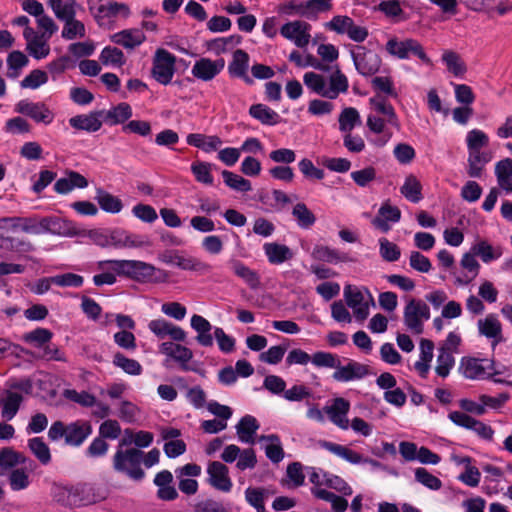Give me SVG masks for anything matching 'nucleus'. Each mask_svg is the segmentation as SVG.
<instances>
[{"instance_id": "1", "label": "nucleus", "mask_w": 512, "mask_h": 512, "mask_svg": "<svg viewBox=\"0 0 512 512\" xmlns=\"http://www.w3.org/2000/svg\"><path fill=\"white\" fill-rule=\"evenodd\" d=\"M87 5L89 13L99 27L119 16L127 19L131 15V10L127 4L114 0L106 2L100 0L99 5H96L94 0H87Z\"/></svg>"}, {"instance_id": "2", "label": "nucleus", "mask_w": 512, "mask_h": 512, "mask_svg": "<svg viewBox=\"0 0 512 512\" xmlns=\"http://www.w3.org/2000/svg\"><path fill=\"white\" fill-rule=\"evenodd\" d=\"M113 468L119 473H124L134 480H141L144 471L141 468L142 451L130 448L123 450L119 448L113 456Z\"/></svg>"}, {"instance_id": "3", "label": "nucleus", "mask_w": 512, "mask_h": 512, "mask_svg": "<svg viewBox=\"0 0 512 512\" xmlns=\"http://www.w3.org/2000/svg\"><path fill=\"white\" fill-rule=\"evenodd\" d=\"M385 50L389 55L397 59L405 60L413 55L427 65L432 64L422 45L413 38L398 40L397 37H392L386 42Z\"/></svg>"}, {"instance_id": "4", "label": "nucleus", "mask_w": 512, "mask_h": 512, "mask_svg": "<svg viewBox=\"0 0 512 512\" xmlns=\"http://www.w3.org/2000/svg\"><path fill=\"white\" fill-rule=\"evenodd\" d=\"M430 318L429 306L420 299L410 298L403 309V322L406 328L414 334H421L424 323Z\"/></svg>"}, {"instance_id": "5", "label": "nucleus", "mask_w": 512, "mask_h": 512, "mask_svg": "<svg viewBox=\"0 0 512 512\" xmlns=\"http://www.w3.org/2000/svg\"><path fill=\"white\" fill-rule=\"evenodd\" d=\"M175 64L174 54L164 48H158L152 61V77L161 85H169L176 71Z\"/></svg>"}, {"instance_id": "6", "label": "nucleus", "mask_w": 512, "mask_h": 512, "mask_svg": "<svg viewBox=\"0 0 512 512\" xmlns=\"http://www.w3.org/2000/svg\"><path fill=\"white\" fill-rule=\"evenodd\" d=\"M126 277L140 282H165L168 273L144 261L126 260Z\"/></svg>"}, {"instance_id": "7", "label": "nucleus", "mask_w": 512, "mask_h": 512, "mask_svg": "<svg viewBox=\"0 0 512 512\" xmlns=\"http://www.w3.org/2000/svg\"><path fill=\"white\" fill-rule=\"evenodd\" d=\"M344 298L348 307L352 309L354 317L363 322L369 315L370 305L373 304V297L369 291L346 285Z\"/></svg>"}, {"instance_id": "8", "label": "nucleus", "mask_w": 512, "mask_h": 512, "mask_svg": "<svg viewBox=\"0 0 512 512\" xmlns=\"http://www.w3.org/2000/svg\"><path fill=\"white\" fill-rule=\"evenodd\" d=\"M351 58L356 71L364 76L369 77L376 74L381 66V57L374 51L364 46H356L350 50Z\"/></svg>"}, {"instance_id": "9", "label": "nucleus", "mask_w": 512, "mask_h": 512, "mask_svg": "<svg viewBox=\"0 0 512 512\" xmlns=\"http://www.w3.org/2000/svg\"><path fill=\"white\" fill-rule=\"evenodd\" d=\"M99 274L94 275L93 282L96 286L113 285L117 276L126 277V260H102L97 263Z\"/></svg>"}, {"instance_id": "10", "label": "nucleus", "mask_w": 512, "mask_h": 512, "mask_svg": "<svg viewBox=\"0 0 512 512\" xmlns=\"http://www.w3.org/2000/svg\"><path fill=\"white\" fill-rule=\"evenodd\" d=\"M459 369L468 379H484L495 374L493 363L488 359L463 357Z\"/></svg>"}, {"instance_id": "11", "label": "nucleus", "mask_w": 512, "mask_h": 512, "mask_svg": "<svg viewBox=\"0 0 512 512\" xmlns=\"http://www.w3.org/2000/svg\"><path fill=\"white\" fill-rule=\"evenodd\" d=\"M15 111L31 118L37 124L49 125L54 118V114L45 104L40 102H31L27 99L20 100L15 105Z\"/></svg>"}, {"instance_id": "12", "label": "nucleus", "mask_w": 512, "mask_h": 512, "mask_svg": "<svg viewBox=\"0 0 512 512\" xmlns=\"http://www.w3.org/2000/svg\"><path fill=\"white\" fill-rule=\"evenodd\" d=\"M311 25L305 21L295 20L283 24L280 34L292 41L297 47L304 48L309 44Z\"/></svg>"}, {"instance_id": "13", "label": "nucleus", "mask_w": 512, "mask_h": 512, "mask_svg": "<svg viewBox=\"0 0 512 512\" xmlns=\"http://www.w3.org/2000/svg\"><path fill=\"white\" fill-rule=\"evenodd\" d=\"M148 329L158 339L169 337L173 341L184 342L187 338V333L180 326H177L164 318H156L149 321Z\"/></svg>"}, {"instance_id": "14", "label": "nucleus", "mask_w": 512, "mask_h": 512, "mask_svg": "<svg viewBox=\"0 0 512 512\" xmlns=\"http://www.w3.org/2000/svg\"><path fill=\"white\" fill-rule=\"evenodd\" d=\"M208 482L217 490L230 492L232 489V480L229 477V469L220 461H213L207 467Z\"/></svg>"}, {"instance_id": "15", "label": "nucleus", "mask_w": 512, "mask_h": 512, "mask_svg": "<svg viewBox=\"0 0 512 512\" xmlns=\"http://www.w3.org/2000/svg\"><path fill=\"white\" fill-rule=\"evenodd\" d=\"M350 403L342 397L335 398L324 407V412L329 420L342 430L349 428L348 412Z\"/></svg>"}, {"instance_id": "16", "label": "nucleus", "mask_w": 512, "mask_h": 512, "mask_svg": "<svg viewBox=\"0 0 512 512\" xmlns=\"http://www.w3.org/2000/svg\"><path fill=\"white\" fill-rule=\"evenodd\" d=\"M23 36L26 40V50L34 59L41 60L49 55L48 38H44V35H38L33 28L27 27L23 31Z\"/></svg>"}, {"instance_id": "17", "label": "nucleus", "mask_w": 512, "mask_h": 512, "mask_svg": "<svg viewBox=\"0 0 512 512\" xmlns=\"http://www.w3.org/2000/svg\"><path fill=\"white\" fill-rule=\"evenodd\" d=\"M224 66L225 62L222 58L212 60L210 58L202 57L195 61L191 73L199 80L210 81L223 70Z\"/></svg>"}, {"instance_id": "18", "label": "nucleus", "mask_w": 512, "mask_h": 512, "mask_svg": "<svg viewBox=\"0 0 512 512\" xmlns=\"http://www.w3.org/2000/svg\"><path fill=\"white\" fill-rule=\"evenodd\" d=\"M159 352L179 363L183 370H188V362L193 358V352L186 346L179 344L176 341H166L159 345Z\"/></svg>"}, {"instance_id": "19", "label": "nucleus", "mask_w": 512, "mask_h": 512, "mask_svg": "<svg viewBox=\"0 0 512 512\" xmlns=\"http://www.w3.org/2000/svg\"><path fill=\"white\" fill-rule=\"evenodd\" d=\"M448 417L454 424L473 430L477 435L484 439H491L493 436V430L490 426L463 412L453 411L449 413Z\"/></svg>"}, {"instance_id": "20", "label": "nucleus", "mask_w": 512, "mask_h": 512, "mask_svg": "<svg viewBox=\"0 0 512 512\" xmlns=\"http://www.w3.org/2000/svg\"><path fill=\"white\" fill-rule=\"evenodd\" d=\"M368 374V367L359 362L348 360L346 365H341L338 362L332 377L338 382H350L360 380Z\"/></svg>"}, {"instance_id": "21", "label": "nucleus", "mask_w": 512, "mask_h": 512, "mask_svg": "<svg viewBox=\"0 0 512 512\" xmlns=\"http://www.w3.org/2000/svg\"><path fill=\"white\" fill-rule=\"evenodd\" d=\"M43 234L50 233L63 237H73L78 234L73 222L60 217H42Z\"/></svg>"}, {"instance_id": "22", "label": "nucleus", "mask_w": 512, "mask_h": 512, "mask_svg": "<svg viewBox=\"0 0 512 512\" xmlns=\"http://www.w3.org/2000/svg\"><path fill=\"white\" fill-rule=\"evenodd\" d=\"M477 328L480 335L491 340L492 347H495L503 340L502 324L495 314H488L479 319Z\"/></svg>"}, {"instance_id": "23", "label": "nucleus", "mask_w": 512, "mask_h": 512, "mask_svg": "<svg viewBox=\"0 0 512 512\" xmlns=\"http://www.w3.org/2000/svg\"><path fill=\"white\" fill-rule=\"evenodd\" d=\"M460 266L464 272L461 274H458L456 271L452 272L454 283L457 286H465L477 277L480 264L476 260L475 254L465 253L460 260Z\"/></svg>"}, {"instance_id": "24", "label": "nucleus", "mask_w": 512, "mask_h": 512, "mask_svg": "<svg viewBox=\"0 0 512 512\" xmlns=\"http://www.w3.org/2000/svg\"><path fill=\"white\" fill-rule=\"evenodd\" d=\"M191 327L196 332V341L200 346L211 347L214 342V329L211 323L201 315H193L190 320Z\"/></svg>"}, {"instance_id": "25", "label": "nucleus", "mask_w": 512, "mask_h": 512, "mask_svg": "<svg viewBox=\"0 0 512 512\" xmlns=\"http://www.w3.org/2000/svg\"><path fill=\"white\" fill-rule=\"evenodd\" d=\"M111 41L114 44L132 50L143 44L146 41V36L142 30L137 28L124 29L114 33L111 36Z\"/></svg>"}, {"instance_id": "26", "label": "nucleus", "mask_w": 512, "mask_h": 512, "mask_svg": "<svg viewBox=\"0 0 512 512\" xmlns=\"http://www.w3.org/2000/svg\"><path fill=\"white\" fill-rule=\"evenodd\" d=\"M168 262L176 265L180 269L193 271L201 275L207 274L212 270L210 264L191 256L174 254Z\"/></svg>"}, {"instance_id": "27", "label": "nucleus", "mask_w": 512, "mask_h": 512, "mask_svg": "<svg viewBox=\"0 0 512 512\" xmlns=\"http://www.w3.org/2000/svg\"><path fill=\"white\" fill-rule=\"evenodd\" d=\"M104 124L116 126L123 124L132 117V108L126 102L112 106L109 110H102Z\"/></svg>"}, {"instance_id": "28", "label": "nucleus", "mask_w": 512, "mask_h": 512, "mask_svg": "<svg viewBox=\"0 0 512 512\" xmlns=\"http://www.w3.org/2000/svg\"><path fill=\"white\" fill-rule=\"evenodd\" d=\"M400 217V210L397 207L390 205L388 202H385L380 207L378 216L372 220V224L382 232L386 233L391 228L388 221L396 223L400 220Z\"/></svg>"}, {"instance_id": "29", "label": "nucleus", "mask_w": 512, "mask_h": 512, "mask_svg": "<svg viewBox=\"0 0 512 512\" xmlns=\"http://www.w3.org/2000/svg\"><path fill=\"white\" fill-rule=\"evenodd\" d=\"M48 5L56 18L64 23L76 17L78 8L76 0H48Z\"/></svg>"}, {"instance_id": "30", "label": "nucleus", "mask_w": 512, "mask_h": 512, "mask_svg": "<svg viewBox=\"0 0 512 512\" xmlns=\"http://www.w3.org/2000/svg\"><path fill=\"white\" fill-rule=\"evenodd\" d=\"M492 159L490 152H468L467 174L472 178H480L487 163Z\"/></svg>"}, {"instance_id": "31", "label": "nucleus", "mask_w": 512, "mask_h": 512, "mask_svg": "<svg viewBox=\"0 0 512 512\" xmlns=\"http://www.w3.org/2000/svg\"><path fill=\"white\" fill-rule=\"evenodd\" d=\"M90 424L86 422H76L66 426L65 441L69 445L79 446L91 434Z\"/></svg>"}, {"instance_id": "32", "label": "nucleus", "mask_w": 512, "mask_h": 512, "mask_svg": "<svg viewBox=\"0 0 512 512\" xmlns=\"http://www.w3.org/2000/svg\"><path fill=\"white\" fill-rule=\"evenodd\" d=\"M23 397L21 393L13 391V389H6L2 397V417L6 420H11L17 414Z\"/></svg>"}, {"instance_id": "33", "label": "nucleus", "mask_w": 512, "mask_h": 512, "mask_svg": "<svg viewBox=\"0 0 512 512\" xmlns=\"http://www.w3.org/2000/svg\"><path fill=\"white\" fill-rule=\"evenodd\" d=\"M72 494V506L90 505L100 500L94 488L88 484L72 486Z\"/></svg>"}, {"instance_id": "34", "label": "nucleus", "mask_w": 512, "mask_h": 512, "mask_svg": "<svg viewBox=\"0 0 512 512\" xmlns=\"http://www.w3.org/2000/svg\"><path fill=\"white\" fill-rule=\"evenodd\" d=\"M259 429L258 421L251 415H246L236 425V432L241 442L254 443V436Z\"/></svg>"}, {"instance_id": "35", "label": "nucleus", "mask_w": 512, "mask_h": 512, "mask_svg": "<svg viewBox=\"0 0 512 512\" xmlns=\"http://www.w3.org/2000/svg\"><path fill=\"white\" fill-rule=\"evenodd\" d=\"M265 255L271 264H282L293 257L291 249L278 243H265L263 246Z\"/></svg>"}, {"instance_id": "36", "label": "nucleus", "mask_w": 512, "mask_h": 512, "mask_svg": "<svg viewBox=\"0 0 512 512\" xmlns=\"http://www.w3.org/2000/svg\"><path fill=\"white\" fill-rule=\"evenodd\" d=\"M250 115L263 125L274 126L279 124L280 115L265 104H253L249 109Z\"/></svg>"}, {"instance_id": "37", "label": "nucleus", "mask_w": 512, "mask_h": 512, "mask_svg": "<svg viewBox=\"0 0 512 512\" xmlns=\"http://www.w3.org/2000/svg\"><path fill=\"white\" fill-rule=\"evenodd\" d=\"M234 274L241 278L251 289H257L260 286V277L258 273L239 260L230 261Z\"/></svg>"}, {"instance_id": "38", "label": "nucleus", "mask_w": 512, "mask_h": 512, "mask_svg": "<svg viewBox=\"0 0 512 512\" xmlns=\"http://www.w3.org/2000/svg\"><path fill=\"white\" fill-rule=\"evenodd\" d=\"M498 185L506 192H512V160L505 158L495 165Z\"/></svg>"}, {"instance_id": "39", "label": "nucleus", "mask_w": 512, "mask_h": 512, "mask_svg": "<svg viewBox=\"0 0 512 512\" xmlns=\"http://www.w3.org/2000/svg\"><path fill=\"white\" fill-rule=\"evenodd\" d=\"M95 199L100 208L107 213L118 214L123 209V203L119 197L102 189L97 190Z\"/></svg>"}, {"instance_id": "40", "label": "nucleus", "mask_w": 512, "mask_h": 512, "mask_svg": "<svg viewBox=\"0 0 512 512\" xmlns=\"http://www.w3.org/2000/svg\"><path fill=\"white\" fill-rule=\"evenodd\" d=\"M312 257L318 261H324L333 264L347 262L350 260L347 254L341 253L336 249H332L323 245L316 246L313 249Z\"/></svg>"}, {"instance_id": "41", "label": "nucleus", "mask_w": 512, "mask_h": 512, "mask_svg": "<svg viewBox=\"0 0 512 512\" xmlns=\"http://www.w3.org/2000/svg\"><path fill=\"white\" fill-rule=\"evenodd\" d=\"M249 67V55L242 49H237L233 53L232 61L229 63L228 70L232 76L244 78Z\"/></svg>"}, {"instance_id": "42", "label": "nucleus", "mask_w": 512, "mask_h": 512, "mask_svg": "<svg viewBox=\"0 0 512 512\" xmlns=\"http://www.w3.org/2000/svg\"><path fill=\"white\" fill-rule=\"evenodd\" d=\"M373 112L381 116L388 125L398 128L397 117L393 106L384 99H371Z\"/></svg>"}, {"instance_id": "43", "label": "nucleus", "mask_w": 512, "mask_h": 512, "mask_svg": "<svg viewBox=\"0 0 512 512\" xmlns=\"http://www.w3.org/2000/svg\"><path fill=\"white\" fill-rule=\"evenodd\" d=\"M264 442L266 456L274 463L280 462L284 457V452L278 436L272 434L261 436L259 439Z\"/></svg>"}, {"instance_id": "44", "label": "nucleus", "mask_w": 512, "mask_h": 512, "mask_svg": "<svg viewBox=\"0 0 512 512\" xmlns=\"http://www.w3.org/2000/svg\"><path fill=\"white\" fill-rule=\"evenodd\" d=\"M401 194L409 201L418 203L422 199V185L414 175H408L400 188Z\"/></svg>"}, {"instance_id": "45", "label": "nucleus", "mask_w": 512, "mask_h": 512, "mask_svg": "<svg viewBox=\"0 0 512 512\" xmlns=\"http://www.w3.org/2000/svg\"><path fill=\"white\" fill-rule=\"evenodd\" d=\"M187 142L190 145L198 147L206 152L216 150L221 144V140L216 136H207L200 133L189 134Z\"/></svg>"}, {"instance_id": "46", "label": "nucleus", "mask_w": 512, "mask_h": 512, "mask_svg": "<svg viewBox=\"0 0 512 512\" xmlns=\"http://www.w3.org/2000/svg\"><path fill=\"white\" fill-rule=\"evenodd\" d=\"M99 60L105 66L121 67L125 64V55L117 47L106 46L102 49Z\"/></svg>"}, {"instance_id": "47", "label": "nucleus", "mask_w": 512, "mask_h": 512, "mask_svg": "<svg viewBox=\"0 0 512 512\" xmlns=\"http://www.w3.org/2000/svg\"><path fill=\"white\" fill-rule=\"evenodd\" d=\"M6 62L9 69L8 76L16 78L19 71L28 65L29 59L22 51L14 50L8 54Z\"/></svg>"}, {"instance_id": "48", "label": "nucleus", "mask_w": 512, "mask_h": 512, "mask_svg": "<svg viewBox=\"0 0 512 512\" xmlns=\"http://www.w3.org/2000/svg\"><path fill=\"white\" fill-rule=\"evenodd\" d=\"M468 152H487L488 136L482 130H471L466 136Z\"/></svg>"}, {"instance_id": "49", "label": "nucleus", "mask_w": 512, "mask_h": 512, "mask_svg": "<svg viewBox=\"0 0 512 512\" xmlns=\"http://www.w3.org/2000/svg\"><path fill=\"white\" fill-rule=\"evenodd\" d=\"M442 61L446 65L448 71L455 77H461L466 72V66L461 61L459 55L451 50H447L442 55Z\"/></svg>"}, {"instance_id": "50", "label": "nucleus", "mask_w": 512, "mask_h": 512, "mask_svg": "<svg viewBox=\"0 0 512 512\" xmlns=\"http://www.w3.org/2000/svg\"><path fill=\"white\" fill-rule=\"evenodd\" d=\"M292 215L296 219L298 226L304 229L310 228L316 221L315 215L304 203H297L293 207Z\"/></svg>"}, {"instance_id": "51", "label": "nucleus", "mask_w": 512, "mask_h": 512, "mask_svg": "<svg viewBox=\"0 0 512 512\" xmlns=\"http://www.w3.org/2000/svg\"><path fill=\"white\" fill-rule=\"evenodd\" d=\"M475 255L479 256L484 263H489L492 260L498 259L502 255L500 248H493L486 241H480L472 247Z\"/></svg>"}, {"instance_id": "52", "label": "nucleus", "mask_w": 512, "mask_h": 512, "mask_svg": "<svg viewBox=\"0 0 512 512\" xmlns=\"http://www.w3.org/2000/svg\"><path fill=\"white\" fill-rule=\"evenodd\" d=\"M48 74L41 69H34L26 75L20 82L23 89H38L48 82Z\"/></svg>"}, {"instance_id": "53", "label": "nucleus", "mask_w": 512, "mask_h": 512, "mask_svg": "<svg viewBox=\"0 0 512 512\" xmlns=\"http://www.w3.org/2000/svg\"><path fill=\"white\" fill-rule=\"evenodd\" d=\"M113 364L129 375H140L143 370L141 364L137 360L127 358L121 353H116L114 355Z\"/></svg>"}, {"instance_id": "54", "label": "nucleus", "mask_w": 512, "mask_h": 512, "mask_svg": "<svg viewBox=\"0 0 512 512\" xmlns=\"http://www.w3.org/2000/svg\"><path fill=\"white\" fill-rule=\"evenodd\" d=\"M86 35V28L82 21L77 20L76 17L64 23L61 36L65 40H74L76 38H83Z\"/></svg>"}, {"instance_id": "55", "label": "nucleus", "mask_w": 512, "mask_h": 512, "mask_svg": "<svg viewBox=\"0 0 512 512\" xmlns=\"http://www.w3.org/2000/svg\"><path fill=\"white\" fill-rule=\"evenodd\" d=\"M18 229L27 234H34V235L43 234L42 218L16 217V230H18Z\"/></svg>"}, {"instance_id": "56", "label": "nucleus", "mask_w": 512, "mask_h": 512, "mask_svg": "<svg viewBox=\"0 0 512 512\" xmlns=\"http://www.w3.org/2000/svg\"><path fill=\"white\" fill-rule=\"evenodd\" d=\"M52 338V333L46 328H37L23 335V340L35 347H44Z\"/></svg>"}, {"instance_id": "57", "label": "nucleus", "mask_w": 512, "mask_h": 512, "mask_svg": "<svg viewBox=\"0 0 512 512\" xmlns=\"http://www.w3.org/2000/svg\"><path fill=\"white\" fill-rule=\"evenodd\" d=\"M378 10L385 16L394 19V22L404 20V11L398 0H382L378 5Z\"/></svg>"}, {"instance_id": "58", "label": "nucleus", "mask_w": 512, "mask_h": 512, "mask_svg": "<svg viewBox=\"0 0 512 512\" xmlns=\"http://www.w3.org/2000/svg\"><path fill=\"white\" fill-rule=\"evenodd\" d=\"M28 446L31 452L38 458L42 464H48L51 460V454L48 446L40 437L29 440Z\"/></svg>"}, {"instance_id": "59", "label": "nucleus", "mask_w": 512, "mask_h": 512, "mask_svg": "<svg viewBox=\"0 0 512 512\" xmlns=\"http://www.w3.org/2000/svg\"><path fill=\"white\" fill-rule=\"evenodd\" d=\"M455 364V359L453 354L450 351H444L439 348V354L437 356V365L435 367L436 373L440 377H447L450 373V370L453 368Z\"/></svg>"}, {"instance_id": "60", "label": "nucleus", "mask_w": 512, "mask_h": 512, "mask_svg": "<svg viewBox=\"0 0 512 512\" xmlns=\"http://www.w3.org/2000/svg\"><path fill=\"white\" fill-rule=\"evenodd\" d=\"M9 484L12 490L26 489L30 484L29 473L22 468H14L9 474Z\"/></svg>"}, {"instance_id": "61", "label": "nucleus", "mask_w": 512, "mask_h": 512, "mask_svg": "<svg viewBox=\"0 0 512 512\" xmlns=\"http://www.w3.org/2000/svg\"><path fill=\"white\" fill-rule=\"evenodd\" d=\"M222 176L225 184L231 189L241 192H247L251 190V183L240 175L225 170L222 172Z\"/></svg>"}, {"instance_id": "62", "label": "nucleus", "mask_w": 512, "mask_h": 512, "mask_svg": "<svg viewBox=\"0 0 512 512\" xmlns=\"http://www.w3.org/2000/svg\"><path fill=\"white\" fill-rule=\"evenodd\" d=\"M245 499L257 512H265L264 489L248 487L245 490Z\"/></svg>"}, {"instance_id": "63", "label": "nucleus", "mask_w": 512, "mask_h": 512, "mask_svg": "<svg viewBox=\"0 0 512 512\" xmlns=\"http://www.w3.org/2000/svg\"><path fill=\"white\" fill-rule=\"evenodd\" d=\"M379 253L381 257L388 262L397 261L401 255L399 247L386 238L379 239Z\"/></svg>"}, {"instance_id": "64", "label": "nucleus", "mask_w": 512, "mask_h": 512, "mask_svg": "<svg viewBox=\"0 0 512 512\" xmlns=\"http://www.w3.org/2000/svg\"><path fill=\"white\" fill-rule=\"evenodd\" d=\"M353 21L354 20L347 15H336L325 24V27L337 34L344 35L347 34Z\"/></svg>"}]
</instances>
